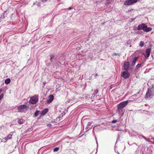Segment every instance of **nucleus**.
Wrapping results in <instances>:
<instances>
[{"label":"nucleus","instance_id":"obj_1","mask_svg":"<svg viewBox=\"0 0 154 154\" xmlns=\"http://www.w3.org/2000/svg\"><path fill=\"white\" fill-rule=\"evenodd\" d=\"M27 106L26 105H21L17 108L18 111L20 112H23L26 111Z\"/></svg>","mask_w":154,"mask_h":154},{"label":"nucleus","instance_id":"obj_2","mask_svg":"<svg viewBox=\"0 0 154 154\" xmlns=\"http://www.w3.org/2000/svg\"><path fill=\"white\" fill-rule=\"evenodd\" d=\"M38 96H37L36 95H35L31 97L29 102L30 103L32 104H35L38 101Z\"/></svg>","mask_w":154,"mask_h":154},{"label":"nucleus","instance_id":"obj_3","mask_svg":"<svg viewBox=\"0 0 154 154\" xmlns=\"http://www.w3.org/2000/svg\"><path fill=\"white\" fill-rule=\"evenodd\" d=\"M128 100L122 102L117 105V107L118 108L123 109L124 107L128 104Z\"/></svg>","mask_w":154,"mask_h":154},{"label":"nucleus","instance_id":"obj_4","mask_svg":"<svg viewBox=\"0 0 154 154\" xmlns=\"http://www.w3.org/2000/svg\"><path fill=\"white\" fill-rule=\"evenodd\" d=\"M137 0H127L124 2V5H130L136 3Z\"/></svg>","mask_w":154,"mask_h":154},{"label":"nucleus","instance_id":"obj_5","mask_svg":"<svg viewBox=\"0 0 154 154\" xmlns=\"http://www.w3.org/2000/svg\"><path fill=\"white\" fill-rule=\"evenodd\" d=\"M117 112L118 113L119 115L120 116V119L122 120V119H121V117L123 116L124 113L125 112V110L123 109H121L120 108H118L117 107Z\"/></svg>","mask_w":154,"mask_h":154},{"label":"nucleus","instance_id":"obj_6","mask_svg":"<svg viewBox=\"0 0 154 154\" xmlns=\"http://www.w3.org/2000/svg\"><path fill=\"white\" fill-rule=\"evenodd\" d=\"M128 71H125L121 72V76L125 79L128 78L130 75V74L128 72Z\"/></svg>","mask_w":154,"mask_h":154},{"label":"nucleus","instance_id":"obj_7","mask_svg":"<svg viewBox=\"0 0 154 154\" xmlns=\"http://www.w3.org/2000/svg\"><path fill=\"white\" fill-rule=\"evenodd\" d=\"M129 63L128 62H126L124 63V70L126 71H128L129 70Z\"/></svg>","mask_w":154,"mask_h":154},{"label":"nucleus","instance_id":"obj_8","mask_svg":"<svg viewBox=\"0 0 154 154\" xmlns=\"http://www.w3.org/2000/svg\"><path fill=\"white\" fill-rule=\"evenodd\" d=\"M152 30V29L151 27H148L145 24L143 29L144 31L147 32L151 31Z\"/></svg>","mask_w":154,"mask_h":154},{"label":"nucleus","instance_id":"obj_9","mask_svg":"<svg viewBox=\"0 0 154 154\" xmlns=\"http://www.w3.org/2000/svg\"><path fill=\"white\" fill-rule=\"evenodd\" d=\"M152 94V92L151 90L148 89L146 94V97H152L153 96Z\"/></svg>","mask_w":154,"mask_h":154},{"label":"nucleus","instance_id":"obj_10","mask_svg":"<svg viewBox=\"0 0 154 154\" xmlns=\"http://www.w3.org/2000/svg\"><path fill=\"white\" fill-rule=\"evenodd\" d=\"M151 48H148L147 49L146 51V57L148 58L149 56L150 53L151 52Z\"/></svg>","mask_w":154,"mask_h":154},{"label":"nucleus","instance_id":"obj_11","mask_svg":"<svg viewBox=\"0 0 154 154\" xmlns=\"http://www.w3.org/2000/svg\"><path fill=\"white\" fill-rule=\"evenodd\" d=\"M144 25V23H142L141 24L139 25L137 27V29L138 30H143Z\"/></svg>","mask_w":154,"mask_h":154},{"label":"nucleus","instance_id":"obj_12","mask_svg":"<svg viewBox=\"0 0 154 154\" xmlns=\"http://www.w3.org/2000/svg\"><path fill=\"white\" fill-rule=\"evenodd\" d=\"M54 99V97L53 95H50L49 97V99L47 100V102L48 103H51Z\"/></svg>","mask_w":154,"mask_h":154},{"label":"nucleus","instance_id":"obj_13","mask_svg":"<svg viewBox=\"0 0 154 154\" xmlns=\"http://www.w3.org/2000/svg\"><path fill=\"white\" fill-rule=\"evenodd\" d=\"M48 109L47 108L41 111V115L43 116L45 115L48 112Z\"/></svg>","mask_w":154,"mask_h":154},{"label":"nucleus","instance_id":"obj_14","mask_svg":"<svg viewBox=\"0 0 154 154\" xmlns=\"http://www.w3.org/2000/svg\"><path fill=\"white\" fill-rule=\"evenodd\" d=\"M137 58L138 57H135L134 58L132 62V66H134L135 65L136 62V61L137 60Z\"/></svg>","mask_w":154,"mask_h":154},{"label":"nucleus","instance_id":"obj_15","mask_svg":"<svg viewBox=\"0 0 154 154\" xmlns=\"http://www.w3.org/2000/svg\"><path fill=\"white\" fill-rule=\"evenodd\" d=\"M13 132H10L8 136L6 137L8 140L12 138V136L13 135Z\"/></svg>","mask_w":154,"mask_h":154},{"label":"nucleus","instance_id":"obj_16","mask_svg":"<svg viewBox=\"0 0 154 154\" xmlns=\"http://www.w3.org/2000/svg\"><path fill=\"white\" fill-rule=\"evenodd\" d=\"M11 82V80L10 79L8 78L6 79L5 81V83L6 84H8L10 83Z\"/></svg>","mask_w":154,"mask_h":154},{"label":"nucleus","instance_id":"obj_17","mask_svg":"<svg viewBox=\"0 0 154 154\" xmlns=\"http://www.w3.org/2000/svg\"><path fill=\"white\" fill-rule=\"evenodd\" d=\"M143 66V64H142V63H139V64H138L136 66V68L137 69H138L139 68H140L141 66Z\"/></svg>","mask_w":154,"mask_h":154},{"label":"nucleus","instance_id":"obj_18","mask_svg":"<svg viewBox=\"0 0 154 154\" xmlns=\"http://www.w3.org/2000/svg\"><path fill=\"white\" fill-rule=\"evenodd\" d=\"M39 112H40V111L38 110H37L36 111L34 114L35 116V117L37 116H38V114H39Z\"/></svg>","mask_w":154,"mask_h":154},{"label":"nucleus","instance_id":"obj_19","mask_svg":"<svg viewBox=\"0 0 154 154\" xmlns=\"http://www.w3.org/2000/svg\"><path fill=\"white\" fill-rule=\"evenodd\" d=\"M23 122V120L22 119H19L18 123L20 124H22Z\"/></svg>","mask_w":154,"mask_h":154},{"label":"nucleus","instance_id":"obj_20","mask_svg":"<svg viewBox=\"0 0 154 154\" xmlns=\"http://www.w3.org/2000/svg\"><path fill=\"white\" fill-rule=\"evenodd\" d=\"M8 140V139H7L6 137H4L3 138L2 140V141L3 142H6L7 140Z\"/></svg>","mask_w":154,"mask_h":154},{"label":"nucleus","instance_id":"obj_21","mask_svg":"<svg viewBox=\"0 0 154 154\" xmlns=\"http://www.w3.org/2000/svg\"><path fill=\"white\" fill-rule=\"evenodd\" d=\"M144 45V42H143L141 41L140 42L139 46L140 47H143Z\"/></svg>","mask_w":154,"mask_h":154},{"label":"nucleus","instance_id":"obj_22","mask_svg":"<svg viewBox=\"0 0 154 154\" xmlns=\"http://www.w3.org/2000/svg\"><path fill=\"white\" fill-rule=\"evenodd\" d=\"M106 5H108L110 3L112 0H106Z\"/></svg>","mask_w":154,"mask_h":154},{"label":"nucleus","instance_id":"obj_23","mask_svg":"<svg viewBox=\"0 0 154 154\" xmlns=\"http://www.w3.org/2000/svg\"><path fill=\"white\" fill-rule=\"evenodd\" d=\"M59 149V148L58 147H56L54 149L53 151L54 152H57L58 151Z\"/></svg>","mask_w":154,"mask_h":154},{"label":"nucleus","instance_id":"obj_24","mask_svg":"<svg viewBox=\"0 0 154 154\" xmlns=\"http://www.w3.org/2000/svg\"><path fill=\"white\" fill-rule=\"evenodd\" d=\"M50 60L51 62H52V59L54 57V55L51 54L50 55Z\"/></svg>","mask_w":154,"mask_h":154},{"label":"nucleus","instance_id":"obj_25","mask_svg":"<svg viewBox=\"0 0 154 154\" xmlns=\"http://www.w3.org/2000/svg\"><path fill=\"white\" fill-rule=\"evenodd\" d=\"M98 92V89H96V90L94 91V95L95 96L96 94Z\"/></svg>","mask_w":154,"mask_h":154},{"label":"nucleus","instance_id":"obj_26","mask_svg":"<svg viewBox=\"0 0 154 154\" xmlns=\"http://www.w3.org/2000/svg\"><path fill=\"white\" fill-rule=\"evenodd\" d=\"M117 122H118L117 120H113V121H112V122L113 123H116Z\"/></svg>","mask_w":154,"mask_h":154},{"label":"nucleus","instance_id":"obj_27","mask_svg":"<svg viewBox=\"0 0 154 154\" xmlns=\"http://www.w3.org/2000/svg\"><path fill=\"white\" fill-rule=\"evenodd\" d=\"M3 96L4 94H3L0 95V100L3 97Z\"/></svg>","mask_w":154,"mask_h":154},{"label":"nucleus","instance_id":"obj_28","mask_svg":"<svg viewBox=\"0 0 154 154\" xmlns=\"http://www.w3.org/2000/svg\"><path fill=\"white\" fill-rule=\"evenodd\" d=\"M119 54H117L116 53H114L112 54V56H116V55H119Z\"/></svg>","mask_w":154,"mask_h":154},{"label":"nucleus","instance_id":"obj_29","mask_svg":"<svg viewBox=\"0 0 154 154\" xmlns=\"http://www.w3.org/2000/svg\"><path fill=\"white\" fill-rule=\"evenodd\" d=\"M47 126L48 127L50 128V127H51V124H48L47 125Z\"/></svg>","mask_w":154,"mask_h":154},{"label":"nucleus","instance_id":"obj_30","mask_svg":"<svg viewBox=\"0 0 154 154\" xmlns=\"http://www.w3.org/2000/svg\"><path fill=\"white\" fill-rule=\"evenodd\" d=\"M91 122H88V123L87 125L88 126H91Z\"/></svg>","mask_w":154,"mask_h":154},{"label":"nucleus","instance_id":"obj_31","mask_svg":"<svg viewBox=\"0 0 154 154\" xmlns=\"http://www.w3.org/2000/svg\"><path fill=\"white\" fill-rule=\"evenodd\" d=\"M140 136L141 137H143V138H144L145 140H146V138L145 137L143 136L140 135Z\"/></svg>","mask_w":154,"mask_h":154},{"label":"nucleus","instance_id":"obj_32","mask_svg":"<svg viewBox=\"0 0 154 154\" xmlns=\"http://www.w3.org/2000/svg\"><path fill=\"white\" fill-rule=\"evenodd\" d=\"M140 136L141 137H143V138H144L145 140H146V138L145 137L143 136L140 135Z\"/></svg>","mask_w":154,"mask_h":154},{"label":"nucleus","instance_id":"obj_33","mask_svg":"<svg viewBox=\"0 0 154 154\" xmlns=\"http://www.w3.org/2000/svg\"><path fill=\"white\" fill-rule=\"evenodd\" d=\"M46 82H44L43 83V87H44V86L46 84Z\"/></svg>","mask_w":154,"mask_h":154},{"label":"nucleus","instance_id":"obj_34","mask_svg":"<svg viewBox=\"0 0 154 154\" xmlns=\"http://www.w3.org/2000/svg\"><path fill=\"white\" fill-rule=\"evenodd\" d=\"M56 120L58 121H60V118L58 117L56 119Z\"/></svg>","mask_w":154,"mask_h":154},{"label":"nucleus","instance_id":"obj_35","mask_svg":"<svg viewBox=\"0 0 154 154\" xmlns=\"http://www.w3.org/2000/svg\"><path fill=\"white\" fill-rule=\"evenodd\" d=\"M47 0H42V1L43 2H47Z\"/></svg>","mask_w":154,"mask_h":154},{"label":"nucleus","instance_id":"obj_36","mask_svg":"<svg viewBox=\"0 0 154 154\" xmlns=\"http://www.w3.org/2000/svg\"><path fill=\"white\" fill-rule=\"evenodd\" d=\"M146 140V141L148 142H149L150 141L149 140H148V139H146V140Z\"/></svg>","mask_w":154,"mask_h":154},{"label":"nucleus","instance_id":"obj_37","mask_svg":"<svg viewBox=\"0 0 154 154\" xmlns=\"http://www.w3.org/2000/svg\"><path fill=\"white\" fill-rule=\"evenodd\" d=\"M68 9H69V10H71V9H72V8H71V7H69V8H68Z\"/></svg>","mask_w":154,"mask_h":154},{"label":"nucleus","instance_id":"obj_38","mask_svg":"<svg viewBox=\"0 0 154 154\" xmlns=\"http://www.w3.org/2000/svg\"><path fill=\"white\" fill-rule=\"evenodd\" d=\"M97 75H97V74H95V76H97Z\"/></svg>","mask_w":154,"mask_h":154},{"label":"nucleus","instance_id":"obj_39","mask_svg":"<svg viewBox=\"0 0 154 154\" xmlns=\"http://www.w3.org/2000/svg\"><path fill=\"white\" fill-rule=\"evenodd\" d=\"M116 130L118 131H119V130L117 128V129H116Z\"/></svg>","mask_w":154,"mask_h":154},{"label":"nucleus","instance_id":"obj_40","mask_svg":"<svg viewBox=\"0 0 154 154\" xmlns=\"http://www.w3.org/2000/svg\"><path fill=\"white\" fill-rule=\"evenodd\" d=\"M141 32H142V31H140V32H139L138 33H139V34L141 33Z\"/></svg>","mask_w":154,"mask_h":154}]
</instances>
